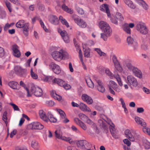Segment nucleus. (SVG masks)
I'll return each instance as SVG.
<instances>
[{
  "label": "nucleus",
  "instance_id": "obj_1",
  "mask_svg": "<svg viewBox=\"0 0 150 150\" xmlns=\"http://www.w3.org/2000/svg\"><path fill=\"white\" fill-rule=\"evenodd\" d=\"M99 26L104 32L101 34V38L104 40L106 41L108 37L110 36L112 34V30L110 27L106 22L102 21L99 22Z\"/></svg>",
  "mask_w": 150,
  "mask_h": 150
},
{
  "label": "nucleus",
  "instance_id": "obj_2",
  "mask_svg": "<svg viewBox=\"0 0 150 150\" xmlns=\"http://www.w3.org/2000/svg\"><path fill=\"white\" fill-rule=\"evenodd\" d=\"M53 58L56 60L60 61L62 59H67L69 58L68 54L63 50L59 51H55L52 53Z\"/></svg>",
  "mask_w": 150,
  "mask_h": 150
},
{
  "label": "nucleus",
  "instance_id": "obj_3",
  "mask_svg": "<svg viewBox=\"0 0 150 150\" xmlns=\"http://www.w3.org/2000/svg\"><path fill=\"white\" fill-rule=\"evenodd\" d=\"M126 83L131 88L136 87L138 85L137 79L131 75H129L127 76Z\"/></svg>",
  "mask_w": 150,
  "mask_h": 150
},
{
  "label": "nucleus",
  "instance_id": "obj_4",
  "mask_svg": "<svg viewBox=\"0 0 150 150\" xmlns=\"http://www.w3.org/2000/svg\"><path fill=\"white\" fill-rule=\"evenodd\" d=\"M136 29L143 34L146 35L148 33V29L143 23L139 22L137 23L136 25Z\"/></svg>",
  "mask_w": 150,
  "mask_h": 150
},
{
  "label": "nucleus",
  "instance_id": "obj_5",
  "mask_svg": "<svg viewBox=\"0 0 150 150\" xmlns=\"http://www.w3.org/2000/svg\"><path fill=\"white\" fill-rule=\"evenodd\" d=\"M56 137L58 139H61L62 140L69 142H71V139L70 137H67L62 136V131L59 129H57L55 132Z\"/></svg>",
  "mask_w": 150,
  "mask_h": 150
},
{
  "label": "nucleus",
  "instance_id": "obj_6",
  "mask_svg": "<svg viewBox=\"0 0 150 150\" xmlns=\"http://www.w3.org/2000/svg\"><path fill=\"white\" fill-rule=\"evenodd\" d=\"M49 68L50 70L57 74H60L61 71L60 67L53 62H52L50 64Z\"/></svg>",
  "mask_w": 150,
  "mask_h": 150
},
{
  "label": "nucleus",
  "instance_id": "obj_7",
  "mask_svg": "<svg viewBox=\"0 0 150 150\" xmlns=\"http://www.w3.org/2000/svg\"><path fill=\"white\" fill-rule=\"evenodd\" d=\"M27 127L29 129H41L43 128L44 126L40 122H35L28 125Z\"/></svg>",
  "mask_w": 150,
  "mask_h": 150
},
{
  "label": "nucleus",
  "instance_id": "obj_8",
  "mask_svg": "<svg viewBox=\"0 0 150 150\" xmlns=\"http://www.w3.org/2000/svg\"><path fill=\"white\" fill-rule=\"evenodd\" d=\"M31 92L34 93L36 96H41L43 94L42 89L37 86H33L31 88Z\"/></svg>",
  "mask_w": 150,
  "mask_h": 150
},
{
  "label": "nucleus",
  "instance_id": "obj_9",
  "mask_svg": "<svg viewBox=\"0 0 150 150\" xmlns=\"http://www.w3.org/2000/svg\"><path fill=\"white\" fill-rule=\"evenodd\" d=\"M73 19L74 22L80 27L84 28L86 26V23L83 20L78 17L75 18L74 17H73Z\"/></svg>",
  "mask_w": 150,
  "mask_h": 150
},
{
  "label": "nucleus",
  "instance_id": "obj_10",
  "mask_svg": "<svg viewBox=\"0 0 150 150\" xmlns=\"http://www.w3.org/2000/svg\"><path fill=\"white\" fill-rule=\"evenodd\" d=\"M82 100L88 105H91L93 103L92 98L86 94H83L81 96Z\"/></svg>",
  "mask_w": 150,
  "mask_h": 150
},
{
  "label": "nucleus",
  "instance_id": "obj_11",
  "mask_svg": "<svg viewBox=\"0 0 150 150\" xmlns=\"http://www.w3.org/2000/svg\"><path fill=\"white\" fill-rule=\"evenodd\" d=\"M100 10L103 11L107 13L108 17H110L111 14L108 4H103L100 7Z\"/></svg>",
  "mask_w": 150,
  "mask_h": 150
},
{
  "label": "nucleus",
  "instance_id": "obj_12",
  "mask_svg": "<svg viewBox=\"0 0 150 150\" xmlns=\"http://www.w3.org/2000/svg\"><path fill=\"white\" fill-rule=\"evenodd\" d=\"M123 63L124 66L125 65L128 70L130 71H132L135 67L128 60H124L123 61Z\"/></svg>",
  "mask_w": 150,
  "mask_h": 150
},
{
  "label": "nucleus",
  "instance_id": "obj_13",
  "mask_svg": "<svg viewBox=\"0 0 150 150\" xmlns=\"http://www.w3.org/2000/svg\"><path fill=\"white\" fill-rule=\"evenodd\" d=\"M49 20L51 23L54 25L58 24L59 23L57 17L53 15H51L49 16Z\"/></svg>",
  "mask_w": 150,
  "mask_h": 150
},
{
  "label": "nucleus",
  "instance_id": "obj_14",
  "mask_svg": "<svg viewBox=\"0 0 150 150\" xmlns=\"http://www.w3.org/2000/svg\"><path fill=\"white\" fill-rule=\"evenodd\" d=\"M97 83V89L98 91L102 93H104L105 91V88L103 86V83L99 79L96 80Z\"/></svg>",
  "mask_w": 150,
  "mask_h": 150
},
{
  "label": "nucleus",
  "instance_id": "obj_15",
  "mask_svg": "<svg viewBox=\"0 0 150 150\" xmlns=\"http://www.w3.org/2000/svg\"><path fill=\"white\" fill-rule=\"evenodd\" d=\"M126 137L131 141H134L135 140L134 136L132 134L131 131L128 129H126L125 132Z\"/></svg>",
  "mask_w": 150,
  "mask_h": 150
},
{
  "label": "nucleus",
  "instance_id": "obj_16",
  "mask_svg": "<svg viewBox=\"0 0 150 150\" xmlns=\"http://www.w3.org/2000/svg\"><path fill=\"white\" fill-rule=\"evenodd\" d=\"M18 47L14 45L12 46V49L14 55L17 57H19L20 56L21 54L19 51L18 49Z\"/></svg>",
  "mask_w": 150,
  "mask_h": 150
},
{
  "label": "nucleus",
  "instance_id": "obj_17",
  "mask_svg": "<svg viewBox=\"0 0 150 150\" xmlns=\"http://www.w3.org/2000/svg\"><path fill=\"white\" fill-rule=\"evenodd\" d=\"M132 72L136 76L140 79L142 78V75L141 71L137 67H135Z\"/></svg>",
  "mask_w": 150,
  "mask_h": 150
},
{
  "label": "nucleus",
  "instance_id": "obj_18",
  "mask_svg": "<svg viewBox=\"0 0 150 150\" xmlns=\"http://www.w3.org/2000/svg\"><path fill=\"white\" fill-rule=\"evenodd\" d=\"M82 46L83 48L84 56L86 57L89 58L90 57V50L88 48H86V45L85 44H82Z\"/></svg>",
  "mask_w": 150,
  "mask_h": 150
},
{
  "label": "nucleus",
  "instance_id": "obj_19",
  "mask_svg": "<svg viewBox=\"0 0 150 150\" xmlns=\"http://www.w3.org/2000/svg\"><path fill=\"white\" fill-rule=\"evenodd\" d=\"M79 108L83 111H87L88 112H91L90 108L88 107L86 104L83 103H80Z\"/></svg>",
  "mask_w": 150,
  "mask_h": 150
},
{
  "label": "nucleus",
  "instance_id": "obj_20",
  "mask_svg": "<svg viewBox=\"0 0 150 150\" xmlns=\"http://www.w3.org/2000/svg\"><path fill=\"white\" fill-rule=\"evenodd\" d=\"M39 115L41 119L44 121L48 122V119L47 118V117L46 116L44 111L42 110H40L39 112Z\"/></svg>",
  "mask_w": 150,
  "mask_h": 150
},
{
  "label": "nucleus",
  "instance_id": "obj_21",
  "mask_svg": "<svg viewBox=\"0 0 150 150\" xmlns=\"http://www.w3.org/2000/svg\"><path fill=\"white\" fill-rule=\"evenodd\" d=\"M135 120L136 123L138 125L143 127L145 126L146 123L144 120L139 117H136L135 118Z\"/></svg>",
  "mask_w": 150,
  "mask_h": 150
},
{
  "label": "nucleus",
  "instance_id": "obj_22",
  "mask_svg": "<svg viewBox=\"0 0 150 150\" xmlns=\"http://www.w3.org/2000/svg\"><path fill=\"white\" fill-rule=\"evenodd\" d=\"M18 85V83L17 82L14 81H10L8 83V86L13 89H17V86Z\"/></svg>",
  "mask_w": 150,
  "mask_h": 150
},
{
  "label": "nucleus",
  "instance_id": "obj_23",
  "mask_svg": "<svg viewBox=\"0 0 150 150\" xmlns=\"http://www.w3.org/2000/svg\"><path fill=\"white\" fill-rule=\"evenodd\" d=\"M47 115L48 116L47 118L48 119V122L49 121L53 123H55L57 122V119L54 117L50 112H48Z\"/></svg>",
  "mask_w": 150,
  "mask_h": 150
},
{
  "label": "nucleus",
  "instance_id": "obj_24",
  "mask_svg": "<svg viewBox=\"0 0 150 150\" xmlns=\"http://www.w3.org/2000/svg\"><path fill=\"white\" fill-rule=\"evenodd\" d=\"M53 83H55L58 84V85L62 86L65 83V81L61 79L58 78H55L52 81Z\"/></svg>",
  "mask_w": 150,
  "mask_h": 150
},
{
  "label": "nucleus",
  "instance_id": "obj_25",
  "mask_svg": "<svg viewBox=\"0 0 150 150\" xmlns=\"http://www.w3.org/2000/svg\"><path fill=\"white\" fill-rule=\"evenodd\" d=\"M123 142L125 144H126L127 146L126 145H123V148L125 150H130L129 146L131 145V142L127 139H125L123 140Z\"/></svg>",
  "mask_w": 150,
  "mask_h": 150
},
{
  "label": "nucleus",
  "instance_id": "obj_26",
  "mask_svg": "<svg viewBox=\"0 0 150 150\" xmlns=\"http://www.w3.org/2000/svg\"><path fill=\"white\" fill-rule=\"evenodd\" d=\"M124 1L125 4L131 8L132 9L135 8V6L131 0H124Z\"/></svg>",
  "mask_w": 150,
  "mask_h": 150
},
{
  "label": "nucleus",
  "instance_id": "obj_27",
  "mask_svg": "<svg viewBox=\"0 0 150 150\" xmlns=\"http://www.w3.org/2000/svg\"><path fill=\"white\" fill-rule=\"evenodd\" d=\"M26 23H25L24 20H19L16 24V26L17 28H22L25 26V25Z\"/></svg>",
  "mask_w": 150,
  "mask_h": 150
},
{
  "label": "nucleus",
  "instance_id": "obj_28",
  "mask_svg": "<svg viewBox=\"0 0 150 150\" xmlns=\"http://www.w3.org/2000/svg\"><path fill=\"white\" fill-rule=\"evenodd\" d=\"M62 9L66 12L72 14L73 13V10L71 8H69L67 6H66L65 4H63L62 5Z\"/></svg>",
  "mask_w": 150,
  "mask_h": 150
},
{
  "label": "nucleus",
  "instance_id": "obj_29",
  "mask_svg": "<svg viewBox=\"0 0 150 150\" xmlns=\"http://www.w3.org/2000/svg\"><path fill=\"white\" fill-rule=\"evenodd\" d=\"M86 81L88 86L89 87L91 88H93L94 87V84L89 77L86 79Z\"/></svg>",
  "mask_w": 150,
  "mask_h": 150
},
{
  "label": "nucleus",
  "instance_id": "obj_30",
  "mask_svg": "<svg viewBox=\"0 0 150 150\" xmlns=\"http://www.w3.org/2000/svg\"><path fill=\"white\" fill-rule=\"evenodd\" d=\"M93 49L100 56L105 57L106 56V54L102 52L100 49L98 48H94Z\"/></svg>",
  "mask_w": 150,
  "mask_h": 150
},
{
  "label": "nucleus",
  "instance_id": "obj_31",
  "mask_svg": "<svg viewBox=\"0 0 150 150\" xmlns=\"http://www.w3.org/2000/svg\"><path fill=\"white\" fill-rule=\"evenodd\" d=\"M56 110L60 115L61 119H64L66 117V115L65 113L62 110L59 109H56Z\"/></svg>",
  "mask_w": 150,
  "mask_h": 150
},
{
  "label": "nucleus",
  "instance_id": "obj_32",
  "mask_svg": "<svg viewBox=\"0 0 150 150\" xmlns=\"http://www.w3.org/2000/svg\"><path fill=\"white\" fill-rule=\"evenodd\" d=\"M87 143V142L86 140L81 141L77 143V145L78 147L82 149H84V144Z\"/></svg>",
  "mask_w": 150,
  "mask_h": 150
},
{
  "label": "nucleus",
  "instance_id": "obj_33",
  "mask_svg": "<svg viewBox=\"0 0 150 150\" xmlns=\"http://www.w3.org/2000/svg\"><path fill=\"white\" fill-rule=\"evenodd\" d=\"M59 19L63 24L65 25L67 28L69 27V25L66 19L63 18L62 16H60L59 17Z\"/></svg>",
  "mask_w": 150,
  "mask_h": 150
},
{
  "label": "nucleus",
  "instance_id": "obj_34",
  "mask_svg": "<svg viewBox=\"0 0 150 150\" xmlns=\"http://www.w3.org/2000/svg\"><path fill=\"white\" fill-rule=\"evenodd\" d=\"M114 66L116 69L119 72H121L122 71L123 69L120 62L114 64Z\"/></svg>",
  "mask_w": 150,
  "mask_h": 150
},
{
  "label": "nucleus",
  "instance_id": "obj_35",
  "mask_svg": "<svg viewBox=\"0 0 150 150\" xmlns=\"http://www.w3.org/2000/svg\"><path fill=\"white\" fill-rule=\"evenodd\" d=\"M53 79V77L50 76H46L42 79V80L44 82H49L51 81H52Z\"/></svg>",
  "mask_w": 150,
  "mask_h": 150
},
{
  "label": "nucleus",
  "instance_id": "obj_36",
  "mask_svg": "<svg viewBox=\"0 0 150 150\" xmlns=\"http://www.w3.org/2000/svg\"><path fill=\"white\" fill-rule=\"evenodd\" d=\"M114 78L116 79L119 85L121 86H122L123 84L121 80L120 76L118 74H117L114 75Z\"/></svg>",
  "mask_w": 150,
  "mask_h": 150
},
{
  "label": "nucleus",
  "instance_id": "obj_37",
  "mask_svg": "<svg viewBox=\"0 0 150 150\" xmlns=\"http://www.w3.org/2000/svg\"><path fill=\"white\" fill-rule=\"evenodd\" d=\"M143 145L146 149L150 148V142L147 140H145L144 141Z\"/></svg>",
  "mask_w": 150,
  "mask_h": 150
},
{
  "label": "nucleus",
  "instance_id": "obj_38",
  "mask_svg": "<svg viewBox=\"0 0 150 150\" xmlns=\"http://www.w3.org/2000/svg\"><path fill=\"white\" fill-rule=\"evenodd\" d=\"M115 17L117 20H119L120 21H122L124 19V18L122 14L120 13H117L116 14Z\"/></svg>",
  "mask_w": 150,
  "mask_h": 150
},
{
  "label": "nucleus",
  "instance_id": "obj_39",
  "mask_svg": "<svg viewBox=\"0 0 150 150\" xmlns=\"http://www.w3.org/2000/svg\"><path fill=\"white\" fill-rule=\"evenodd\" d=\"M5 3L10 12H11L12 11V9L10 3L7 1H5Z\"/></svg>",
  "mask_w": 150,
  "mask_h": 150
},
{
  "label": "nucleus",
  "instance_id": "obj_40",
  "mask_svg": "<svg viewBox=\"0 0 150 150\" xmlns=\"http://www.w3.org/2000/svg\"><path fill=\"white\" fill-rule=\"evenodd\" d=\"M143 127L142 129L144 132L150 136V129L145 127V126Z\"/></svg>",
  "mask_w": 150,
  "mask_h": 150
},
{
  "label": "nucleus",
  "instance_id": "obj_41",
  "mask_svg": "<svg viewBox=\"0 0 150 150\" xmlns=\"http://www.w3.org/2000/svg\"><path fill=\"white\" fill-rule=\"evenodd\" d=\"M58 31L60 33L62 38L68 34L67 32L65 30H62L60 29H59Z\"/></svg>",
  "mask_w": 150,
  "mask_h": 150
},
{
  "label": "nucleus",
  "instance_id": "obj_42",
  "mask_svg": "<svg viewBox=\"0 0 150 150\" xmlns=\"http://www.w3.org/2000/svg\"><path fill=\"white\" fill-rule=\"evenodd\" d=\"M127 42L128 45H131L134 43V40L131 37L128 36L127 38Z\"/></svg>",
  "mask_w": 150,
  "mask_h": 150
},
{
  "label": "nucleus",
  "instance_id": "obj_43",
  "mask_svg": "<svg viewBox=\"0 0 150 150\" xmlns=\"http://www.w3.org/2000/svg\"><path fill=\"white\" fill-rule=\"evenodd\" d=\"M79 117L82 120L85 121L86 119H88V117L86 115L82 113H80L79 115Z\"/></svg>",
  "mask_w": 150,
  "mask_h": 150
},
{
  "label": "nucleus",
  "instance_id": "obj_44",
  "mask_svg": "<svg viewBox=\"0 0 150 150\" xmlns=\"http://www.w3.org/2000/svg\"><path fill=\"white\" fill-rule=\"evenodd\" d=\"M110 87H111L113 89L117 86L116 83L113 81H110Z\"/></svg>",
  "mask_w": 150,
  "mask_h": 150
},
{
  "label": "nucleus",
  "instance_id": "obj_45",
  "mask_svg": "<svg viewBox=\"0 0 150 150\" xmlns=\"http://www.w3.org/2000/svg\"><path fill=\"white\" fill-rule=\"evenodd\" d=\"M124 31L127 34H130L131 33V30L129 27L128 26H125L123 28Z\"/></svg>",
  "mask_w": 150,
  "mask_h": 150
},
{
  "label": "nucleus",
  "instance_id": "obj_46",
  "mask_svg": "<svg viewBox=\"0 0 150 150\" xmlns=\"http://www.w3.org/2000/svg\"><path fill=\"white\" fill-rule=\"evenodd\" d=\"M31 75L33 78L34 79H37L38 76L37 74L33 71V69H31L30 71Z\"/></svg>",
  "mask_w": 150,
  "mask_h": 150
},
{
  "label": "nucleus",
  "instance_id": "obj_47",
  "mask_svg": "<svg viewBox=\"0 0 150 150\" xmlns=\"http://www.w3.org/2000/svg\"><path fill=\"white\" fill-rule=\"evenodd\" d=\"M112 59L114 64L119 62L117 59V57L115 54L112 55Z\"/></svg>",
  "mask_w": 150,
  "mask_h": 150
},
{
  "label": "nucleus",
  "instance_id": "obj_48",
  "mask_svg": "<svg viewBox=\"0 0 150 150\" xmlns=\"http://www.w3.org/2000/svg\"><path fill=\"white\" fill-rule=\"evenodd\" d=\"M9 104L12 106L14 110L19 111L20 110L19 108L18 107L16 104L12 103H10Z\"/></svg>",
  "mask_w": 150,
  "mask_h": 150
},
{
  "label": "nucleus",
  "instance_id": "obj_49",
  "mask_svg": "<svg viewBox=\"0 0 150 150\" xmlns=\"http://www.w3.org/2000/svg\"><path fill=\"white\" fill-rule=\"evenodd\" d=\"M6 115L7 112L6 111H5L4 112L2 116V119L4 121L6 124L7 123V118L6 116Z\"/></svg>",
  "mask_w": 150,
  "mask_h": 150
},
{
  "label": "nucleus",
  "instance_id": "obj_50",
  "mask_svg": "<svg viewBox=\"0 0 150 150\" xmlns=\"http://www.w3.org/2000/svg\"><path fill=\"white\" fill-rule=\"evenodd\" d=\"M76 9L77 12L79 14L81 15H83L84 13V11L82 8L79 7H76Z\"/></svg>",
  "mask_w": 150,
  "mask_h": 150
},
{
  "label": "nucleus",
  "instance_id": "obj_51",
  "mask_svg": "<svg viewBox=\"0 0 150 150\" xmlns=\"http://www.w3.org/2000/svg\"><path fill=\"white\" fill-rule=\"evenodd\" d=\"M81 127L83 130H86L87 129V126L82 121L80 124L79 125Z\"/></svg>",
  "mask_w": 150,
  "mask_h": 150
},
{
  "label": "nucleus",
  "instance_id": "obj_52",
  "mask_svg": "<svg viewBox=\"0 0 150 150\" xmlns=\"http://www.w3.org/2000/svg\"><path fill=\"white\" fill-rule=\"evenodd\" d=\"M5 54V52L4 49L1 47H0V57H4Z\"/></svg>",
  "mask_w": 150,
  "mask_h": 150
},
{
  "label": "nucleus",
  "instance_id": "obj_53",
  "mask_svg": "<svg viewBox=\"0 0 150 150\" xmlns=\"http://www.w3.org/2000/svg\"><path fill=\"white\" fill-rule=\"evenodd\" d=\"M115 125L113 123H112V125H110V126L109 128L110 131L111 133L116 131H115Z\"/></svg>",
  "mask_w": 150,
  "mask_h": 150
},
{
  "label": "nucleus",
  "instance_id": "obj_54",
  "mask_svg": "<svg viewBox=\"0 0 150 150\" xmlns=\"http://www.w3.org/2000/svg\"><path fill=\"white\" fill-rule=\"evenodd\" d=\"M63 40L66 43H69L70 41V39L68 34L62 38Z\"/></svg>",
  "mask_w": 150,
  "mask_h": 150
},
{
  "label": "nucleus",
  "instance_id": "obj_55",
  "mask_svg": "<svg viewBox=\"0 0 150 150\" xmlns=\"http://www.w3.org/2000/svg\"><path fill=\"white\" fill-rule=\"evenodd\" d=\"M38 143L35 140L31 142V146L33 148H35L37 147Z\"/></svg>",
  "mask_w": 150,
  "mask_h": 150
},
{
  "label": "nucleus",
  "instance_id": "obj_56",
  "mask_svg": "<svg viewBox=\"0 0 150 150\" xmlns=\"http://www.w3.org/2000/svg\"><path fill=\"white\" fill-rule=\"evenodd\" d=\"M117 19L115 18V17H114L113 18H112L110 20L111 22L116 25H117L118 24V21L117 20Z\"/></svg>",
  "mask_w": 150,
  "mask_h": 150
},
{
  "label": "nucleus",
  "instance_id": "obj_57",
  "mask_svg": "<svg viewBox=\"0 0 150 150\" xmlns=\"http://www.w3.org/2000/svg\"><path fill=\"white\" fill-rule=\"evenodd\" d=\"M40 23L41 27L43 28L44 30L46 32H48V30L45 27L44 24L43 22L41 20H40Z\"/></svg>",
  "mask_w": 150,
  "mask_h": 150
},
{
  "label": "nucleus",
  "instance_id": "obj_58",
  "mask_svg": "<svg viewBox=\"0 0 150 150\" xmlns=\"http://www.w3.org/2000/svg\"><path fill=\"white\" fill-rule=\"evenodd\" d=\"M85 121L88 124L90 125H93L94 123L88 117V119H86Z\"/></svg>",
  "mask_w": 150,
  "mask_h": 150
},
{
  "label": "nucleus",
  "instance_id": "obj_59",
  "mask_svg": "<svg viewBox=\"0 0 150 150\" xmlns=\"http://www.w3.org/2000/svg\"><path fill=\"white\" fill-rule=\"evenodd\" d=\"M105 72L106 74L109 76L110 77H112L113 74L109 69H106Z\"/></svg>",
  "mask_w": 150,
  "mask_h": 150
},
{
  "label": "nucleus",
  "instance_id": "obj_60",
  "mask_svg": "<svg viewBox=\"0 0 150 150\" xmlns=\"http://www.w3.org/2000/svg\"><path fill=\"white\" fill-rule=\"evenodd\" d=\"M29 25L28 23H26L25 25V26L23 27V31H28V30Z\"/></svg>",
  "mask_w": 150,
  "mask_h": 150
},
{
  "label": "nucleus",
  "instance_id": "obj_61",
  "mask_svg": "<svg viewBox=\"0 0 150 150\" xmlns=\"http://www.w3.org/2000/svg\"><path fill=\"white\" fill-rule=\"evenodd\" d=\"M63 85L62 86H63L65 89L67 90L69 89L71 87V86L69 84H66L65 82Z\"/></svg>",
  "mask_w": 150,
  "mask_h": 150
},
{
  "label": "nucleus",
  "instance_id": "obj_62",
  "mask_svg": "<svg viewBox=\"0 0 150 150\" xmlns=\"http://www.w3.org/2000/svg\"><path fill=\"white\" fill-rule=\"evenodd\" d=\"M144 111V110L143 108L140 107L137 109V112L139 113H142Z\"/></svg>",
  "mask_w": 150,
  "mask_h": 150
},
{
  "label": "nucleus",
  "instance_id": "obj_63",
  "mask_svg": "<svg viewBox=\"0 0 150 150\" xmlns=\"http://www.w3.org/2000/svg\"><path fill=\"white\" fill-rule=\"evenodd\" d=\"M46 103H47V104L48 105H49L50 106H53L54 104V102L52 100L47 101L46 102Z\"/></svg>",
  "mask_w": 150,
  "mask_h": 150
},
{
  "label": "nucleus",
  "instance_id": "obj_64",
  "mask_svg": "<svg viewBox=\"0 0 150 150\" xmlns=\"http://www.w3.org/2000/svg\"><path fill=\"white\" fill-rule=\"evenodd\" d=\"M142 90L144 92L147 94H149L150 93L149 90L145 87H143L142 88Z\"/></svg>",
  "mask_w": 150,
  "mask_h": 150
}]
</instances>
